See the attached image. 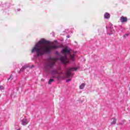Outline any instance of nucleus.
<instances>
[{"instance_id": "18", "label": "nucleus", "mask_w": 130, "mask_h": 130, "mask_svg": "<svg viewBox=\"0 0 130 130\" xmlns=\"http://www.w3.org/2000/svg\"><path fill=\"white\" fill-rule=\"evenodd\" d=\"M56 78L57 80H60V76H57Z\"/></svg>"}, {"instance_id": "6", "label": "nucleus", "mask_w": 130, "mask_h": 130, "mask_svg": "<svg viewBox=\"0 0 130 130\" xmlns=\"http://www.w3.org/2000/svg\"><path fill=\"white\" fill-rule=\"evenodd\" d=\"M22 125H26V124H28V121L26 119H23L22 120Z\"/></svg>"}, {"instance_id": "15", "label": "nucleus", "mask_w": 130, "mask_h": 130, "mask_svg": "<svg viewBox=\"0 0 130 130\" xmlns=\"http://www.w3.org/2000/svg\"><path fill=\"white\" fill-rule=\"evenodd\" d=\"M0 90H4V86L3 85L0 86Z\"/></svg>"}, {"instance_id": "16", "label": "nucleus", "mask_w": 130, "mask_h": 130, "mask_svg": "<svg viewBox=\"0 0 130 130\" xmlns=\"http://www.w3.org/2000/svg\"><path fill=\"white\" fill-rule=\"evenodd\" d=\"M124 123V122L123 121H122V123H119V124H120L121 125H122V124H123Z\"/></svg>"}, {"instance_id": "4", "label": "nucleus", "mask_w": 130, "mask_h": 130, "mask_svg": "<svg viewBox=\"0 0 130 130\" xmlns=\"http://www.w3.org/2000/svg\"><path fill=\"white\" fill-rule=\"evenodd\" d=\"M75 71H77V68H70L66 72L67 78H71V77H73V74H72L71 72H74Z\"/></svg>"}, {"instance_id": "20", "label": "nucleus", "mask_w": 130, "mask_h": 130, "mask_svg": "<svg viewBox=\"0 0 130 130\" xmlns=\"http://www.w3.org/2000/svg\"><path fill=\"white\" fill-rule=\"evenodd\" d=\"M17 130H20V129H17Z\"/></svg>"}, {"instance_id": "9", "label": "nucleus", "mask_w": 130, "mask_h": 130, "mask_svg": "<svg viewBox=\"0 0 130 130\" xmlns=\"http://www.w3.org/2000/svg\"><path fill=\"white\" fill-rule=\"evenodd\" d=\"M75 53H74L73 55H70V59L74 61Z\"/></svg>"}, {"instance_id": "11", "label": "nucleus", "mask_w": 130, "mask_h": 130, "mask_svg": "<svg viewBox=\"0 0 130 130\" xmlns=\"http://www.w3.org/2000/svg\"><path fill=\"white\" fill-rule=\"evenodd\" d=\"M85 84L84 83L81 84V85H80L79 86V89L82 90V89H83V88H85Z\"/></svg>"}, {"instance_id": "5", "label": "nucleus", "mask_w": 130, "mask_h": 130, "mask_svg": "<svg viewBox=\"0 0 130 130\" xmlns=\"http://www.w3.org/2000/svg\"><path fill=\"white\" fill-rule=\"evenodd\" d=\"M127 17H124V16H121L120 18V22L121 23H124L125 22H127Z\"/></svg>"}, {"instance_id": "13", "label": "nucleus", "mask_w": 130, "mask_h": 130, "mask_svg": "<svg viewBox=\"0 0 130 130\" xmlns=\"http://www.w3.org/2000/svg\"><path fill=\"white\" fill-rule=\"evenodd\" d=\"M27 68V67H23L22 68H21L20 69V72H23L24 70H25L26 68Z\"/></svg>"}, {"instance_id": "14", "label": "nucleus", "mask_w": 130, "mask_h": 130, "mask_svg": "<svg viewBox=\"0 0 130 130\" xmlns=\"http://www.w3.org/2000/svg\"><path fill=\"white\" fill-rule=\"evenodd\" d=\"M13 77V75H11L10 76V78L8 79V80H13V78H12Z\"/></svg>"}, {"instance_id": "3", "label": "nucleus", "mask_w": 130, "mask_h": 130, "mask_svg": "<svg viewBox=\"0 0 130 130\" xmlns=\"http://www.w3.org/2000/svg\"><path fill=\"white\" fill-rule=\"evenodd\" d=\"M51 60L52 61H50L49 62L45 64V67L44 68V72H49V70H50V69H51V68H52L53 66H54V63L57 60V59L52 58Z\"/></svg>"}, {"instance_id": "12", "label": "nucleus", "mask_w": 130, "mask_h": 130, "mask_svg": "<svg viewBox=\"0 0 130 130\" xmlns=\"http://www.w3.org/2000/svg\"><path fill=\"white\" fill-rule=\"evenodd\" d=\"M54 80L52 79H50L48 82L49 85H50V84H51V83H52V82H54Z\"/></svg>"}, {"instance_id": "10", "label": "nucleus", "mask_w": 130, "mask_h": 130, "mask_svg": "<svg viewBox=\"0 0 130 130\" xmlns=\"http://www.w3.org/2000/svg\"><path fill=\"white\" fill-rule=\"evenodd\" d=\"M57 74V71H52V75H53V78H55V76L54 75H56Z\"/></svg>"}, {"instance_id": "8", "label": "nucleus", "mask_w": 130, "mask_h": 130, "mask_svg": "<svg viewBox=\"0 0 130 130\" xmlns=\"http://www.w3.org/2000/svg\"><path fill=\"white\" fill-rule=\"evenodd\" d=\"M104 17L105 19H108L109 18H110V14H109L108 13H106L104 14Z\"/></svg>"}, {"instance_id": "19", "label": "nucleus", "mask_w": 130, "mask_h": 130, "mask_svg": "<svg viewBox=\"0 0 130 130\" xmlns=\"http://www.w3.org/2000/svg\"><path fill=\"white\" fill-rule=\"evenodd\" d=\"M71 80L72 79H68V80H67V81H66V82H70V81H71Z\"/></svg>"}, {"instance_id": "7", "label": "nucleus", "mask_w": 130, "mask_h": 130, "mask_svg": "<svg viewBox=\"0 0 130 130\" xmlns=\"http://www.w3.org/2000/svg\"><path fill=\"white\" fill-rule=\"evenodd\" d=\"M112 122H111V125L116 124V119L113 118H112Z\"/></svg>"}, {"instance_id": "1", "label": "nucleus", "mask_w": 130, "mask_h": 130, "mask_svg": "<svg viewBox=\"0 0 130 130\" xmlns=\"http://www.w3.org/2000/svg\"><path fill=\"white\" fill-rule=\"evenodd\" d=\"M46 43H47V41L45 40H40L31 50V53H33L34 51H36L38 56H41L45 53H49L51 50L59 47L53 43L49 46H43V44H46Z\"/></svg>"}, {"instance_id": "17", "label": "nucleus", "mask_w": 130, "mask_h": 130, "mask_svg": "<svg viewBox=\"0 0 130 130\" xmlns=\"http://www.w3.org/2000/svg\"><path fill=\"white\" fill-rule=\"evenodd\" d=\"M126 36H128V34L124 35V36H123V37H124V38H125Z\"/></svg>"}, {"instance_id": "2", "label": "nucleus", "mask_w": 130, "mask_h": 130, "mask_svg": "<svg viewBox=\"0 0 130 130\" xmlns=\"http://www.w3.org/2000/svg\"><path fill=\"white\" fill-rule=\"evenodd\" d=\"M61 53L65 54L64 56L61 57L60 58V60L62 63L63 64H66L69 62V59L67 58V55L66 54H70L71 53V51L70 49H69V47H66L65 48L63 49L61 51Z\"/></svg>"}]
</instances>
